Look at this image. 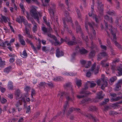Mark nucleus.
Instances as JSON below:
<instances>
[{"label":"nucleus","mask_w":122,"mask_h":122,"mask_svg":"<svg viewBox=\"0 0 122 122\" xmlns=\"http://www.w3.org/2000/svg\"><path fill=\"white\" fill-rule=\"evenodd\" d=\"M120 97H117L116 98H112L111 99L112 100H113L114 101H118L120 100Z\"/></svg>","instance_id":"obj_56"},{"label":"nucleus","mask_w":122,"mask_h":122,"mask_svg":"<svg viewBox=\"0 0 122 122\" xmlns=\"http://www.w3.org/2000/svg\"><path fill=\"white\" fill-rule=\"evenodd\" d=\"M89 92H85L84 90H81L80 92L79 93L80 94H82L83 95H81L80 96L77 95V97L79 99L81 98L86 97L88 96V94Z\"/></svg>","instance_id":"obj_5"},{"label":"nucleus","mask_w":122,"mask_h":122,"mask_svg":"<svg viewBox=\"0 0 122 122\" xmlns=\"http://www.w3.org/2000/svg\"><path fill=\"white\" fill-rule=\"evenodd\" d=\"M56 56L57 57H59L63 56L64 53L62 51H60V49L58 48L56 50Z\"/></svg>","instance_id":"obj_10"},{"label":"nucleus","mask_w":122,"mask_h":122,"mask_svg":"<svg viewBox=\"0 0 122 122\" xmlns=\"http://www.w3.org/2000/svg\"><path fill=\"white\" fill-rule=\"evenodd\" d=\"M91 100V99L89 98H87L81 101V102L82 103H84L86 102H87Z\"/></svg>","instance_id":"obj_36"},{"label":"nucleus","mask_w":122,"mask_h":122,"mask_svg":"<svg viewBox=\"0 0 122 122\" xmlns=\"http://www.w3.org/2000/svg\"><path fill=\"white\" fill-rule=\"evenodd\" d=\"M81 34V36L82 39L85 40L86 42H87L88 41V38L87 36H86L85 37H84V36L83 34L82 33H82H80Z\"/></svg>","instance_id":"obj_31"},{"label":"nucleus","mask_w":122,"mask_h":122,"mask_svg":"<svg viewBox=\"0 0 122 122\" xmlns=\"http://www.w3.org/2000/svg\"><path fill=\"white\" fill-rule=\"evenodd\" d=\"M36 94V91L35 90L33 89H32L31 91V96H33Z\"/></svg>","instance_id":"obj_57"},{"label":"nucleus","mask_w":122,"mask_h":122,"mask_svg":"<svg viewBox=\"0 0 122 122\" xmlns=\"http://www.w3.org/2000/svg\"><path fill=\"white\" fill-rule=\"evenodd\" d=\"M63 80V78L61 77H56L53 79V80L55 81H61Z\"/></svg>","instance_id":"obj_24"},{"label":"nucleus","mask_w":122,"mask_h":122,"mask_svg":"<svg viewBox=\"0 0 122 122\" xmlns=\"http://www.w3.org/2000/svg\"><path fill=\"white\" fill-rule=\"evenodd\" d=\"M96 66V64L95 62L94 64L92 65L91 67V69L90 71H93L95 69V68Z\"/></svg>","instance_id":"obj_38"},{"label":"nucleus","mask_w":122,"mask_h":122,"mask_svg":"<svg viewBox=\"0 0 122 122\" xmlns=\"http://www.w3.org/2000/svg\"><path fill=\"white\" fill-rule=\"evenodd\" d=\"M38 45L37 46V48L38 50H39L40 49L41 47V41L39 39H38Z\"/></svg>","instance_id":"obj_35"},{"label":"nucleus","mask_w":122,"mask_h":122,"mask_svg":"<svg viewBox=\"0 0 122 122\" xmlns=\"http://www.w3.org/2000/svg\"><path fill=\"white\" fill-rule=\"evenodd\" d=\"M7 102V100L4 98H2L1 101V102L3 104H4L6 102Z\"/></svg>","instance_id":"obj_63"},{"label":"nucleus","mask_w":122,"mask_h":122,"mask_svg":"<svg viewBox=\"0 0 122 122\" xmlns=\"http://www.w3.org/2000/svg\"><path fill=\"white\" fill-rule=\"evenodd\" d=\"M46 84V83L45 82H41L38 84V86L39 88H40L43 87H44Z\"/></svg>","instance_id":"obj_19"},{"label":"nucleus","mask_w":122,"mask_h":122,"mask_svg":"<svg viewBox=\"0 0 122 122\" xmlns=\"http://www.w3.org/2000/svg\"><path fill=\"white\" fill-rule=\"evenodd\" d=\"M30 12L31 16L33 17L34 19H36L37 22L39 23V19L38 15L40 17H41L42 16V13L38 12L35 8H33L31 10Z\"/></svg>","instance_id":"obj_3"},{"label":"nucleus","mask_w":122,"mask_h":122,"mask_svg":"<svg viewBox=\"0 0 122 122\" xmlns=\"http://www.w3.org/2000/svg\"><path fill=\"white\" fill-rule=\"evenodd\" d=\"M121 85L118 82L116 84V87L115 88V91H118L121 88Z\"/></svg>","instance_id":"obj_18"},{"label":"nucleus","mask_w":122,"mask_h":122,"mask_svg":"<svg viewBox=\"0 0 122 122\" xmlns=\"http://www.w3.org/2000/svg\"><path fill=\"white\" fill-rule=\"evenodd\" d=\"M91 48L92 49H94L95 50H97L98 49L97 46L96 45L94 44L93 42H92L91 43Z\"/></svg>","instance_id":"obj_32"},{"label":"nucleus","mask_w":122,"mask_h":122,"mask_svg":"<svg viewBox=\"0 0 122 122\" xmlns=\"http://www.w3.org/2000/svg\"><path fill=\"white\" fill-rule=\"evenodd\" d=\"M117 79V77H112L110 79V80L111 82H113L115 81Z\"/></svg>","instance_id":"obj_58"},{"label":"nucleus","mask_w":122,"mask_h":122,"mask_svg":"<svg viewBox=\"0 0 122 122\" xmlns=\"http://www.w3.org/2000/svg\"><path fill=\"white\" fill-rule=\"evenodd\" d=\"M68 95V93L63 92H60L58 95V97H60L61 99H62L63 97L65 96H66V97L67 101L64 106V108L63 110V113L64 115L65 114L68 109L67 105L68 103V101H72L73 100V99L70 98Z\"/></svg>","instance_id":"obj_1"},{"label":"nucleus","mask_w":122,"mask_h":122,"mask_svg":"<svg viewBox=\"0 0 122 122\" xmlns=\"http://www.w3.org/2000/svg\"><path fill=\"white\" fill-rule=\"evenodd\" d=\"M8 88L9 89H13V86L12 83L11 82H9L8 85Z\"/></svg>","instance_id":"obj_41"},{"label":"nucleus","mask_w":122,"mask_h":122,"mask_svg":"<svg viewBox=\"0 0 122 122\" xmlns=\"http://www.w3.org/2000/svg\"><path fill=\"white\" fill-rule=\"evenodd\" d=\"M106 61V60H103L101 61V64L102 65L103 67H106V66L104 64V63H105Z\"/></svg>","instance_id":"obj_52"},{"label":"nucleus","mask_w":122,"mask_h":122,"mask_svg":"<svg viewBox=\"0 0 122 122\" xmlns=\"http://www.w3.org/2000/svg\"><path fill=\"white\" fill-rule=\"evenodd\" d=\"M86 65L85 66V67L86 68H88L89 67L91 64V61H88L87 63H86Z\"/></svg>","instance_id":"obj_42"},{"label":"nucleus","mask_w":122,"mask_h":122,"mask_svg":"<svg viewBox=\"0 0 122 122\" xmlns=\"http://www.w3.org/2000/svg\"><path fill=\"white\" fill-rule=\"evenodd\" d=\"M30 45H31V47L33 49L34 51L35 52H37L36 48L34 46L32 43H31Z\"/></svg>","instance_id":"obj_54"},{"label":"nucleus","mask_w":122,"mask_h":122,"mask_svg":"<svg viewBox=\"0 0 122 122\" xmlns=\"http://www.w3.org/2000/svg\"><path fill=\"white\" fill-rule=\"evenodd\" d=\"M45 22L48 27L47 28L45 27H42V30L44 32V34L48 32H50L52 30V29L50 27V23L49 22H48L47 21Z\"/></svg>","instance_id":"obj_4"},{"label":"nucleus","mask_w":122,"mask_h":122,"mask_svg":"<svg viewBox=\"0 0 122 122\" xmlns=\"http://www.w3.org/2000/svg\"><path fill=\"white\" fill-rule=\"evenodd\" d=\"M88 15L90 16H91L92 15H94V17L95 20L96 22L98 23L99 22V20L97 18V16L96 15H94L93 11V10H92L89 13H88Z\"/></svg>","instance_id":"obj_12"},{"label":"nucleus","mask_w":122,"mask_h":122,"mask_svg":"<svg viewBox=\"0 0 122 122\" xmlns=\"http://www.w3.org/2000/svg\"><path fill=\"white\" fill-rule=\"evenodd\" d=\"M37 26L36 25H35L33 28V30L34 33L36 32L37 31Z\"/></svg>","instance_id":"obj_51"},{"label":"nucleus","mask_w":122,"mask_h":122,"mask_svg":"<svg viewBox=\"0 0 122 122\" xmlns=\"http://www.w3.org/2000/svg\"><path fill=\"white\" fill-rule=\"evenodd\" d=\"M42 49L43 51H44L45 52H47L49 51V49H47L46 48V47L45 46L42 47Z\"/></svg>","instance_id":"obj_53"},{"label":"nucleus","mask_w":122,"mask_h":122,"mask_svg":"<svg viewBox=\"0 0 122 122\" xmlns=\"http://www.w3.org/2000/svg\"><path fill=\"white\" fill-rule=\"evenodd\" d=\"M102 91H101L98 93L97 97L98 99H102L103 98V96L102 95Z\"/></svg>","instance_id":"obj_15"},{"label":"nucleus","mask_w":122,"mask_h":122,"mask_svg":"<svg viewBox=\"0 0 122 122\" xmlns=\"http://www.w3.org/2000/svg\"><path fill=\"white\" fill-rule=\"evenodd\" d=\"M54 40L55 41L54 45L55 46H56L58 45H60L61 44V43L58 41L56 38V40Z\"/></svg>","instance_id":"obj_39"},{"label":"nucleus","mask_w":122,"mask_h":122,"mask_svg":"<svg viewBox=\"0 0 122 122\" xmlns=\"http://www.w3.org/2000/svg\"><path fill=\"white\" fill-rule=\"evenodd\" d=\"M51 32V31L50 32H48L46 33H47V35L50 38H53L54 40H56V37L55 36L52 35L50 34V33Z\"/></svg>","instance_id":"obj_27"},{"label":"nucleus","mask_w":122,"mask_h":122,"mask_svg":"<svg viewBox=\"0 0 122 122\" xmlns=\"http://www.w3.org/2000/svg\"><path fill=\"white\" fill-rule=\"evenodd\" d=\"M12 68V67L11 66H8L4 69V72L8 73L10 71Z\"/></svg>","instance_id":"obj_20"},{"label":"nucleus","mask_w":122,"mask_h":122,"mask_svg":"<svg viewBox=\"0 0 122 122\" xmlns=\"http://www.w3.org/2000/svg\"><path fill=\"white\" fill-rule=\"evenodd\" d=\"M47 84L50 87H52L53 86V84L51 82H49Z\"/></svg>","instance_id":"obj_62"},{"label":"nucleus","mask_w":122,"mask_h":122,"mask_svg":"<svg viewBox=\"0 0 122 122\" xmlns=\"http://www.w3.org/2000/svg\"><path fill=\"white\" fill-rule=\"evenodd\" d=\"M66 17L67 18L66 19V20L67 22H68L71 21V17L69 16Z\"/></svg>","instance_id":"obj_64"},{"label":"nucleus","mask_w":122,"mask_h":122,"mask_svg":"<svg viewBox=\"0 0 122 122\" xmlns=\"http://www.w3.org/2000/svg\"><path fill=\"white\" fill-rule=\"evenodd\" d=\"M88 86L87 85V84L86 83L85 86L84 88H83L81 90H84L85 92H88L89 93L88 94V95L89 94H91L92 93L90 92L89 91L86 90L88 89Z\"/></svg>","instance_id":"obj_26"},{"label":"nucleus","mask_w":122,"mask_h":122,"mask_svg":"<svg viewBox=\"0 0 122 122\" xmlns=\"http://www.w3.org/2000/svg\"><path fill=\"white\" fill-rule=\"evenodd\" d=\"M89 109L91 111H96L97 110V108L96 107L92 106L89 107Z\"/></svg>","instance_id":"obj_25"},{"label":"nucleus","mask_w":122,"mask_h":122,"mask_svg":"<svg viewBox=\"0 0 122 122\" xmlns=\"http://www.w3.org/2000/svg\"><path fill=\"white\" fill-rule=\"evenodd\" d=\"M16 99L18 100L22 97V95L19 90H17L15 93Z\"/></svg>","instance_id":"obj_11"},{"label":"nucleus","mask_w":122,"mask_h":122,"mask_svg":"<svg viewBox=\"0 0 122 122\" xmlns=\"http://www.w3.org/2000/svg\"><path fill=\"white\" fill-rule=\"evenodd\" d=\"M20 8L22 9V11L24 12L25 11V9L24 8L23 5L22 4H20Z\"/></svg>","instance_id":"obj_61"},{"label":"nucleus","mask_w":122,"mask_h":122,"mask_svg":"<svg viewBox=\"0 0 122 122\" xmlns=\"http://www.w3.org/2000/svg\"><path fill=\"white\" fill-rule=\"evenodd\" d=\"M50 0H45V4L43 3L42 5L44 6H46L49 5L48 3L49 2Z\"/></svg>","instance_id":"obj_37"},{"label":"nucleus","mask_w":122,"mask_h":122,"mask_svg":"<svg viewBox=\"0 0 122 122\" xmlns=\"http://www.w3.org/2000/svg\"><path fill=\"white\" fill-rule=\"evenodd\" d=\"M0 61V66H1L5 65V62L4 61H2L1 60Z\"/></svg>","instance_id":"obj_59"},{"label":"nucleus","mask_w":122,"mask_h":122,"mask_svg":"<svg viewBox=\"0 0 122 122\" xmlns=\"http://www.w3.org/2000/svg\"><path fill=\"white\" fill-rule=\"evenodd\" d=\"M79 52L81 54H84L88 53V51L84 48L80 49Z\"/></svg>","instance_id":"obj_21"},{"label":"nucleus","mask_w":122,"mask_h":122,"mask_svg":"<svg viewBox=\"0 0 122 122\" xmlns=\"http://www.w3.org/2000/svg\"><path fill=\"white\" fill-rule=\"evenodd\" d=\"M75 24L76 26V31L77 33L79 32L80 33H82V30L80 25H78V23L77 21H76Z\"/></svg>","instance_id":"obj_9"},{"label":"nucleus","mask_w":122,"mask_h":122,"mask_svg":"<svg viewBox=\"0 0 122 122\" xmlns=\"http://www.w3.org/2000/svg\"><path fill=\"white\" fill-rule=\"evenodd\" d=\"M2 19L5 22H6L8 21L7 19H8V17H6L5 16L3 15L1 16Z\"/></svg>","instance_id":"obj_45"},{"label":"nucleus","mask_w":122,"mask_h":122,"mask_svg":"<svg viewBox=\"0 0 122 122\" xmlns=\"http://www.w3.org/2000/svg\"><path fill=\"white\" fill-rule=\"evenodd\" d=\"M97 3L98 5L97 8L99 11L100 14L102 15L103 11V5L102 4V2L98 1Z\"/></svg>","instance_id":"obj_6"},{"label":"nucleus","mask_w":122,"mask_h":122,"mask_svg":"<svg viewBox=\"0 0 122 122\" xmlns=\"http://www.w3.org/2000/svg\"><path fill=\"white\" fill-rule=\"evenodd\" d=\"M107 13L109 15H113L115 14V12L114 10H112L111 11H108Z\"/></svg>","instance_id":"obj_46"},{"label":"nucleus","mask_w":122,"mask_h":122,"mask_svg":"<svg viewBox=\"0 0 122 122\" xmlns=\"http://www.w3.org/2000/svg\"><path fill=\"white\" fill-rule=\"evenodd\" d=\"M22 101H23L24 103V106L26 108L27 107V104L26 103L25 98L24 97H22Z\"/></svg>","instance_id":"obj_48"},{"label":"nucleus","mask_w":122,"mask_h":122,"mask_svg":"<svg viewBox=\"0 0 122 122\" xmlns=\"http://www.w3.org/2000/svg\"><path fill=\"white\" fill-rule=\"evenodd\" d=\"M89 25L90 26L91 30L93 32V33L94 35H96V33L95 30L93 28V27L94 25V23L93 22H92V23H88Z\"/></svg>","instance_id":"obj_13"},{"label":"nucleus","mask_w":122,"mask_h":122,"mask_svg":"<svg viewBox=\"0 0 122 122\" xmlns=\"http://www.w3.org/2000/svg\"><path fill=\"white\" fill-rule=\"evenodd\" d=\"M107 46L110 47V48L112 49V46L111 45V44L109 40L108 39H107Z\"/></svg>","instance_id":"obj_40"},{"label":"nucleus","mask_w":122,"mask_h":122,"mask_svg":"<svg viewBox=\"0 0 122 122\" xmlns=\"http://www.w3.org/2000/svg\"><path fill=\"white\" fill-rule=\"evenodd\" d=\"M22 55L25 57H26L27 56V54L25 50L23 52Z\"/></svg>","instance_id":"obj_55"},{"label":"nucleus","mask_w":122,"mask_h":122,"mask_svg":"<svg viewBox=\"0 0 122 122\" xmlns=\"http://www.w3.org/2000/svg\"><path fill=\"white\" fill-rule=\"evenodd\" d=\"M91 73L90 71H88L87 72L86 74V76L88 77H89L91 76Z\"/></svg>","instance_id":"obj_60"},{"label":"nucleus","mask_w":122,"mask_h":122,"mask_svg":"<svg viewBox=\"0 0 122 122\" xmlns=\"http://www.w3.org/2000/svg\"><path fill=\"white\" fill-rule=\"evenodd\" d=\"M64 87L65 88L66 87H70L71 88V92L72 93V95L73 97H74L73 96V94H74V92H73V90L72 88V86L71 85V83H66V84L65 86H64Z\"/></svg>","instance_id":"obj_14"},{"label":"nucleus","mask_w":122,"mask_h":122,"mask_svg":"<svg viewBox=\"0 0 122 122\" xmlns=\"http://www.w3.org/2000/svg\"><path fill=\"white\" fill-rule=\"evenodd\" d=\"M99 69L100 66L97 65V66L96 69L94 71V74H95L96 75L98 73Z\"/></svg>","instance_id":"obj_33"},{"label":"nucleus","mask_w":122,"mask_h":122,"mask_svg":"<svg viewBox=\"0 0 122 122\" xmlns=\"http://www.w3.org/2000/svg\"><path fill=\"white\" fill-rule=\"evenodd\" d=\"M76 10L77 13L78 18H81V15L80 14V10L78 9H76Z\"/></svg>","instance_id":"obj_49"},{"label":"nucleus","mask_w":122,"mask_h":122,"mask_svg":"<svg viewBox=\"0 0 122 122\" xmlns=\"http://www.w3.org/2000/svg\"><path fill=\"white\" fill-rule=\"evenodd\" d=\"M88 82L90 84V87L91 88H93L95 86L96 84L92 83L90 81H88Z\"/></svg>","instance_id":"obj_44"},{"label":"nucleus","mask_w":122,"mask_h":122,"mask_svg":"<svg viewBox=\"0 0 122 122\" xmlns=\"http://www.w3.org/2000/svg\"><path fill=\"white\" fill-rule=\"evenodd\" d=\"M109 27L111 28V29H109V30L110 31L112 34V36L111 37V39L112 41L115 44V45L120 50L122 49L121 46L116 41L117 38L116 36V33L113 32L112 30V25H109Z\"/></svg>","instance_id":"obj_2"},{"label":"nucleus","mask_w":122,"mask_h":122,"mask_svg":"<svg viewBox=\"0 0 122 122\" xmlns=\"http://www.w3.org/2000/svg\"><path fill=\"white\" fill-rule=\"evenodd\" d=\"M54 8L52 9L51 8H50L49 9V11L50 13V15L51 17H53L54 16Z\"/></svg>","instance_id":"obj_17"},{"label":"nucleus","mask_w":122,"mask_h":122,"mask_svg":"<svg viewBox=\"0 0 122 122\" xmlns=\"http://www.w3.org/2000/svg\"><path fill=\"white\" fill-rule=\"evenodd\" d=\"M117 70L118 71V76H121L122 75V68L119 67L117 68Z\"/></svg>","instance_id":"obj_28"},{"label":"nucleus","mask_w":122,"mask_h":122,"mask_svg":"<svg viewBox=\"0 0 122 122\" xmlns=\"http://www.w3.org/2000/svg\"><path fill=\"white\" fill-rule=\"evenodd\" d=\"M77 42L76 41H69L67 42V44L70 46H72L75 45V44H76Z\"/></svg>","instance_id":"obj_29"},{"label":"nucleus","mask_w":122,"mask_h":122,"mask_svg":"<svg viewBox=\"0 0 122 122\" xmlns=\"http://www.w3.org/2000/svg\"><path fill=\"white\" fill-rule=\"evenodd\" d=\"M81 81L80 80H78L76 78V83L77 86L79 87L81 86Z\"/></svg>","instance_id":"obj_23"},{"label":"nucleus","mask_w":122,"mask_h":122,"mask_svg":"<svg viewBox=\"0 0 122 122\" xmlns=\"http://www.w3.org/2000/svg\"><path fill=\"white\" fill-rule=\"evenodd\" d=\"M102 83H103L101 86V88L102 90H104L105 88L107 86V80L105 79L104 78H102Z\"/></svg>","instance_id":"obj_7"},{"label":"nucleus","mask_w":122,"mask_h":122,"mask_svg":"<svg viewBox=\"0 0 122 122\" xmlns=\"http://www.w3.org/2000/svg\"><path fill=\"white\" fill-rule=\"evenodd\" d=\"M16 64L19 65H20L22 64V62L20 60L17 59L16 61Z\"/></svg>","instance_id":"obj_50"},{"label":"nucleus","mask_w":122,"mask_h":122,"mask_svg":"<svg viewBox=\"0 0 122 122\" xmlns=\"http://www.w3.org/2000/svg\"><path fill=\"white\" fill-rule=\"evenodd\" d=\"M95 53L96 52L95 51H92L89 53V56L90 57H93L95 55Z\"/></svg>","instance_id":"obj_30"},{"label":"nucleus","mask_w":122,"mask_h":122,"mask_svg":"<svg viewBox=\"0 0 122 122\" xmlns=\"http://www.w3.org/2000/svg\"><path fill=\"white\" fill-rule=\"evenodd\" d=\"M85 116L88 118H92L94 120V122H97L98 120L97 118L94 117L93 115L91 114H87L84 115Z\"/></svg>","instance_id":"obj_8"},{"label":"nucleus","mask_w":122,"mask_h":122,"mask_svg":"<svg viewBox=\"0 0 122 122\" xmlns=\"http://www.w3.org/2000/svg\"><path fill=\"white\" fill-rule=\"evenodd\" d=\"M97 56V60L98 61H100L103 57L101 53L98 55Z\"/></svg>","instance_id":"obj_47"},{"label":"nucleus","mask_w":122,"mask_h":122,"mask_svg":"<svg viewBox=\"0 0 122 122\" xmlns=\"http://www.w3.org/2000/svg\"><path fill=\"white\" fill-rule=\"evenodd\" d=\"M26 108V113L29 114L30 113V106H29L25 108Z\"/></svg>","instance_id":"obj_43"},{"label":"nucleus","mask_w":122,"mask_h":122,"mask_svg":"<svg viewBox=\"0 0 122 122\" xmlns=\"http://www.w3.org/2000/svg\"><path fill=\"white\" fill-rule=\"evenodd\" d=\"M109 100L108 98L105 99L104 101H103L102 103H101V105H103L106 104L108 102Z\"/></svg>","instance_id":"obj_34"},{"label":"nucleus","mask_w":122,"mask_h":122,"mask_svg":"<svg viewBox=\"0 0 122 122\" xmlns=\"http://www.w3.org/2000/svg\"><path fill=\"white\" fill-rule=\"evenodd\" d=\"M22 103V100H20L16 102V103L15 104V105L16 107H19L20 105H21Z\"/></svg>","instance_id":"obj_22"},{"label":"nucleus","mask_w":122,"mask_h":122,"mask_svg":"<svg viewBox=\"0 0 122 122\" xmlns=\"http://www.w3.org/2000/svg\"><path fill=\"white\" fill-rule=\"evenodd\" d=\"M66 19L65 18H64L62 19V20L63 21V23L64 24V27L67 30H69V27L67 25H66Z\"/></svg>","instance_id":"obj_16"}]
</instances>
